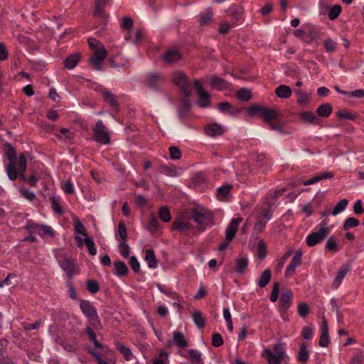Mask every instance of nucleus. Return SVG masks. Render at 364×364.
Instances as JSON below:
<instances>
[{"label": "nucleus", "mask_w": 364, "mask_h": 364, "mask_svg": "<svg viewBox=\"0 0 364 364\" xmlns=\"http://www.w3.org/2000/svg\"><path fill=\"white\" fill-rule=\"evenodd\" d=\"M87 43L92 51L89 58V63L95 70H100L102 62L107 54V50L104 45L95 38H88Z\"/></svg>", "instance_id": "f257e3e1"}, {"label": "nucleus", "mask_w": 364, "mask_h": 364, "mask_svg": "<svg viewBox=\"0 0 364 364\" xmlns=\"http://www.w3.org/2000/svg\"><path fill=\"white\" fill-rule=\"evenodd\" d=\"M7 157L9 164L6 166V174L11 181H15L18 178V174L21 171L19 168L20 161H24L25 170H26L27 159L23 154L17 156L16 151L13 149L8 151Z\"/></svg>", "instance_id": "f03ea898"}, {"label": "nucleus", "mask_w": 364, "mask_h": 364, "mask_svg": "<svg viewBox=\"0 0 364 364\" xmlns=\"http://www.w3.org/2000/svg\"><path fill=\"white\" fill-rule=\"evenodd\" d=\"M172 81L183 92L186 97L191 96L192 92L191 84L184 73L181 71L173 73Z\"/></svg>", "instance_id": "7ed1b4c3"}, {"label": "nucleus", "mask_w": 364, "mask_h": 364, "mask_svg": "<svg viewBox=\"0 0 364 364\" xmlns=\"http://www.w3.org/2000/svg\"><path fill=\"white\" fill-rule=\"evenodd\" d=\"M191 217L199 225L205 228L213 221V214L203 208H196L192 210Z\"/></svg>", "instance_id": "20e7f679"}, {"label": "nucleus", "mask_w": 364, "mask_h": 364, "mask_svg": "<svg viewBox=\"0 0 364 364\" xmlns=\"http://www.w3.org/2000/svg\"><path fill=\"white\" fill-rule=\"evenodd\" d=\"M92 131L94 139L97 142L102 144H109V134L107 128L105 126L102 120L97 122L95 126L92 128Z\"/></svg>", "instance_id": "39448f33"}, {"label": "nucleus", "mask_w": 364, "mask_h": 364, "mask_svg": "<svg viewBox=\"0 0 364 364\" xmlns=\"http://www.w3.org/2000/svg\"><path fill=\"white\" fill-rule=\"evenodd\" d=\"M25 229L28 232L29 234L33 235L37 234L41 237L46 235L53 236L54 231L52 228L46 225H38L34 223L31 220L27 222Z\"/></svg>", "instance_id": "423d86ee"}, {"label": "nucleus", "mask_w": 364, "mask_h": 364, "mask_svg": "<svg viewBox=\"0 0 364 364\" xmlns=\"http://www.w3.org/2000/svg\"><path fill=\"white\" fill-rule=\"evenodd\" d=\"M326 226V223H325L324 226L321 228L318 231L311 232L307 236L306 242L309 247H314L322 241L327 236L328 228Z\"/></svg>", "instance_id": "0eeeda50"}, {"label": "nucleus", "mask_w": 364, "mask_h": 364, "mask_svg": "<svg viewBox=\"0 0 364 364\" xmlns=\"http://www.w3.org/2000/svg\"><path fill=\"white\" fill-rule=\"evenodd\" d=\"M80 310L84 315L93 322L99 321L98 315L95 307L88 301L84 300L80 302Z\"/></svg>", "instance_id": "6e6552de"}, {"label": "nucleus", "mask_w": 364, "mask_h": 364, "mask_svg": "<svg viewBox=\"0 0 364 364\" xmlns=\"http://www.w3.org/2000/svg\"><path fill=\"white\" fill-rule=\"evenodd\" d=\"M194 87L198 95V104L201 107H207L210 105V95L208 92L204 90L200 82L196 80L194 81Z\"/></svg>", "instance_id": "1a4fd4ad"}, {"label": "nucleus", "mask_w": 364, "mask_h": 364, "mask_svg": "<svg viewBox=\"0 0 364 364\" xmlns=\"http://www.w3.org/2000/svg\"><path fill=\"white\" fill-rule=\"evenodd\" d=\"M320 331L321 336L318 345L321 347H327L330 343V337L328 323L325 317L322 318Z\"/></svg>", "instance_id": "9d476101"}, {"label": "nucleus", "mask_w": 364, "mask_h": 364, "mask_svg": "<svg viewBox=\"0 0 364 364\" xmlns=\"http://www.w3.org/2000/svg\"><path fill=\"white\" fill-rule=\"evenodd\" d=\"M164 82V77L159 74L151 73L145 78V85L150 89L156 90L159 85Z\"/></svg>", "instance_id": "9b49d317"}, {"label": "nucleus", "mask_w": 364, "mask_h": 364, "mask_svg": "<svg viewBox=\"0 0 364 364\" xmlns=\"http://www.w3.org/2000/svg\"><path fill=\"white\" fill-rule=\"evenodd\" d=\"M303 252L301 250H299L296 252L295 255L292 258L291 262L287 266L285 271V276L290 277L295 272V269L296 267L299 266L301 264V257Z\"/></svg>", "instance_id": "f8f14e48"}, {"label": "nucleus", "mask_w": 364, "mask_h": 364, "mask_svg": "<svg viewBox=\"0 0 364 364\" xmlns=\"http://www.w3.org/2000/svg\"><path fill=\"white\" fill-rule=\"evenodd\" d=\"M350 267L349 264H343L339 267L332 282V287L334 289H336L340 287L343 279H344L347 273L350 271Z\"/></svg>", "instance_id": "ddd939ff"}, {"label": "nucleus", "mask_w": 364, "mask_h": 364, "mask_svg": "<svg viewBox=\"0 0 364 364\" xmlns=\"http://www.w3.org/2000/svg\"><path fill=\"white\" fill-rule=\"evenodd\" d=\"M242 218H237L232 220L225 231L226 240L231 241L237 231L239 224L242 222Z\"/></svg>", "instance_id": "4468645a"}, {"label": "nucleus", "mask_w": 364, "mask_h": 364, "mask_svg": "<svg viewBox=\"0 0 364 364\" xmlns=\"http://www.w3.org/2000/svg\"><path fill=\"white\" fill-rule=\"evenodd\" d=\"M282 115L278 109L265 107L262 118L264 122L270 124L272 121L278 120Z\"/></svg>", "instance_id": "2eb2a0df"}, {"label": "nucleus", "mask_w": 364, "mask_h": 364, "mask_svg": "<svg viewBox=\"0 0 364 364\" xmlns=\"http://www.w3.org/2000/svg\"><path fill=\"white\" fill-rule=\"evenodd\" d=\"M205 131L210 136H217L223 134L225 132L223 127L218 124H210L205 126Z\"/></svg>", "instance_id": "dca6fc26"}, {"label": "nucleus", "mask_w": 364, "mask_h": 364, "mask_svg": "<svg viewBox=\"0 0 364 364\" xmlns=\"http://www.w3.org/2000/svg\"><path fill=\"white\" fill-rule=\"evenodd\" d=\"M59 262L61 268L68 273L69 277H71L75 268V262L70 258H64Z\"/></svg>", "instance_id": "f3484780"}, {"label": "nucleus", "mask_w": 364, "mask_h": 364, "mask_svg": "<svg viewBox=\"0 0 364 364\" xmlns=\"http://www.w3.org/2000/svg\"><path fill=\"white\" fill-rule=\"evenodd\" d=\"M210 84L213 87L218 90H228L230 87L229 82L216 76H213L210 78Z\"/></svg>", "instance_id": "a211bd4d"}, {"label": "nucleus", "mask_w": 364, "mask_h": 364, "mask_svg": "<svg viewBox=\"0 0 364 364\" xmlns=\"http://www.w3.org/2000/svg\"><path fill=\"white\" fill-rule=\"evenodd\" d=\"M263 356L267 359L269 364H280L284 358L280 357L279 355H274L269 349H264Z\"/></svg>", "instance_id": "6ab92c4d"}, {"label": "nucleus", "mask_w": 364, "mask_h": 364, "mask_svg": "<svg viewBox=\"0 0 364 364\" xmlns=\"http://www.w3.org/2000/svg\"><path fill=\"white\" fill-rule=\"evenodd\" d=\"M292 296L293 293L291 290L287 289L282 293L280 303L284 310H287L291 305Z\"/></svg>", "instance_id": "aec40b11"}, {"label": "nucleus", "mask_w": 364, "mask_h": 364, "mask_svg": "<svg viewBox=\"0 0 364 364\" xmlns=\"http://www.w3.org/2000/svg\"><path fill=\"white\" fill-rule=\"evenodd\" d=\"M181 53L178 50L170 49L168 50L164 55L163 59L169 63L177 62L181 59Z\"/></svg>", "instance_id": "412c9836"}, {"label": "nucleus", "mask_w": 364, "mask_h": 364, "mask_svg": "<svg viewBox=\"0 0 364 364\" xmlns=\"http://www.w3.org/2000/svg\"><path fill=\"white\" fill-rule=\"evenodd\" d=\"M254 159L257 164L259 168L262 169L265 166L264 171H266L270 168V163L267 160L266 155L263 154H256L254 156Z\"/></svg>", "instance_id": "4be33fe9"}, {"label": "nucleus", "mask_w": 364, "mask_h": 364, "mask_svg": "<svg viewBox=\"0 0 364 364\" xmlns=\"http://www.w3.org/2000/svg\"><path fill=\"white\" fill-rule=\"evenodd\" d=\"M265 205L262 208L260 211V217L264 220L266 222L269 220L272 215V210L271 209L272 203L269 201V198H266Z\"/></svg>", "instance_id": "5701e85b"}, {"label": "nucleus", "mask_w": 364, "mask_h": 364, "mask_svg": "<svg viewBox=\"0 0 364 364\" xmlns=\"http://www.w3.org/2000/svg\"><path fill=\"white\" fill-rule=\"evenodd\" d=\"M276 95L279 98H289L292 94L291 89L285 85H282L277 87L275 90Z\"/></svg>", "instance_id": "b1692460"}, {"label": "nucleus", "mask_w": 364, "mask_h": 364, "mask_svg": "<svg viewBox=\"0 0 364 364\" xmlns=\"http://www.w3.org/2000/svg\"><path fill=\"white\" fill-rule=\"evenodd\" d=\"M213 12L210 9H208L205 12L200 14L199 19L200 25L202 26H205L210 24L213 21Z\"/></svg>", "instance_id": "393cba45"}, {"label": "nucleus", "mask_w": 364, "mask_h": 364, "mask_svg": "<svg viewBox=\"0 0 364 364\" xmlns=\"http://www.w3.org/2000/svg\"><path fill=\"white\" fill-rule=\"evenodd\" d=\"M145 260L147 262L150 268L156 269L158 267V263L153 250L148 249L145 251Z\"/></svg>", "instance_id": "a878e982"}, {"label": "nucleus", "mask_w": 364, "mask_h": 364, "mask_svg": "<svg viewBox=\"0 0 364 364\" xmlns=\"http://www.w3.org/2000/svg\"><path fill=\"white\" fill-rule=\"evenodd\" d=\"M173 339L174 343L181 348H184L188 346V342L183 333L174 331L173 333Z\"/></svg>", "instance_id": "bb28decb"}, {"label": "nucleus", "mask_w": 364, "mask_h": 364, "mask_svg": "<svg viewBox=\"0 0 364 364\" xmlns=\"http://www.w3.org/2000/svg\"><path fill=\"white\" fill-rule=\"evenodd\" d=\"M117 349L124 356L126 360L129 361L133 358V354L129 348L124 346L122 343L117 342L116 343Z\"/></svg>", "instance_id": "cd10ccee"}, {"label": "nucleus", "mask_w": 364, "mask_h": 364, "mask_svg": "<svg viewBox=\"0 0 364 364\" xmlns=\"http://www.w3.org/2000/svg\"><path fill=\"white\" fill-rule=\"evenodd\" d=\"M188 353L189 355L188 358L191 360L193 364H204L202 358V354L198 350L195 349H190L188 351Z\"/></svg>", "instance_id": "c85d7f7f"}, {"label": "nucleus", "mask_w": 364, "mask_h": 364, "mask_svg": "<svg viewBox=\"0 0 364 364\" xmlns=\"http://www.w3.org/2000/svg\"><path fill=\"white\" fill-rule=\"evenodd\" d=\"M80 60V55L78 53L72 54L69 55L64 60V65L68 69L74 68Z\"/></svg>", "instance_id": "c756f323"}, {"label": "nucleus", "mask_w": 364, "mask_h": 364, "mask_svg": "<svg viewBox=\"0 0 364 364\" xmlns=\"http://www.w3.org/2000/svg\"><path fill=\"white\" fill-rule=\"evenodd\" d=\"M309 358V352L306 348V346L304 343H302L299 346V350L297 355V359L301 363H306Z\"/></svg>", "instance_id": "7c9ffc66"}, {"label": "nucleus", "mask_w": 364, "mask_h": 364, "mask_svg": "<svg viewBox=\"0 0 364 364\" xmlns=\"http://www.w3.org/2000/svg\"><path fill=\"white\" fill-rule=\"evenodd\" d=\"M332 112V107L329 103H324L318 107L316 113L322 117H328Z\"/></svg>", "instance_id": "2f4dec72"}, {"label": "nucleus", "mask_w": 364, "mask_h": 364, "mask_svg": "<svg viewBox=\"0 0 364 364\" xmlns=\"http://www.w3.org/2000/svg\"><path fill=\"white\" fill-rule=\"evenodd\" d=\"M192 318L194 323L198 328H203L205 324V319L200 311H195L193 313Z\"/></svg>", "instance_id": "473e14b6"}, {"label": "nucleus", "mask_w": 364, "mask_h": 364, "mask_svg": "<svg viewBox=\"0 0 364 364\" xmlns=\"http://www.w3.org/2000/svg\"><path fill=\"white\" fill-rule=\"evenodd\" d=\"M272 277V273L269 269H265L261 274L257 284L260 288H264L269 282Z\"/></svg>", "instance_id": "72a5a7b5"}, {"label": "nucleus", "mask_w": 364, "mask_h": 364, "mask_svg": "<svg viewBox=\"0 0 364 364\" xmlns=\"http://www.w3.org/2000/svg\"><path fill=\"white\" fill-rule=\"evenodd\" d=\"M174 228L180 232H186L191 229L189 223L185 221L183 218H178L173 223Z\"/></svg>", "instance_id": "f704fd0d"}, {"label": "nucleus", "mask_w": 364, "mask_h": 364, "mask_svg": "<svg viewBox=\"0 0 364 364\" xmlns=\"http://www.w3.org/2000/svg\"><path fill=\"white\" fill-rule=\"evenodd\" d=\"M265 107L259 105H253L247 108V112L251 117L257 115L262 117Z\"/></svg>", "instance_id": "c9c22d12"}, {"label": "nucleus", "mask_w": 364, "mask_h": 364, "mask_svg": "<svg viewBox=\"0 0 364 364\" xmlns=\"http://www.w3.org/2000/svg\"><path fill=\"white\" fill-rule=\"evenodd\" d=\"M73 223H74V230L76 233L82 235V236H85V237H88L85 225L79 220L78 218H75L73 219Z\"/></svg>", "instance_id": "e433bc0d"}, {"label": "nucleus", "mask_w": 364, "mask_h": 364, "mask_svg": "<svg viewBox=\"0 0 364 364\" xmlns=\"http://www.w3.org/2000/svg\"><path fill=\"white\" fill-rule=\"evenodd\" d=\"M114 265L115 267V274L117 276L122 277V276H124L127 274L128 268L124 262H122V261L115 262Z\"/></svg>", "instance_id": "4c0bfd02"}, {"label": "nucleus", "mask_w": 364, "mask_h": 364, "mask_svg": "<svg viewBox=\"0 0 364 364\" xmlns=\"http://www.w3.org/2000/svg\"><path fill=\"white\" fill-rule=\"evenodd\" d=\"M300 117L309 124H318L319 119L311 112H304L299 114Z\"/></svg>", "instance_id": "58836bf2"}, {"label": "nucleus", "mask_w": 364, "mask_h": 364, "mask_svg": "<svg viewBox=\"0 0 364 364\" xmlns=\"http://www.w3.org/2000/svg\"><path fill=\"white\" fill-rule=\"evenodd\" d=\"M348 204V200L346 198L341 200L333 209L331 214L333 216L337 215L342 211H343Z\"/></svg>", "instance_id": "ea45409f"}, {"label": "nucleus", "mask_w": 364, "mask_h": 364, "mask_svg": "<svg viewBox=\"0 0 364 364\" xmlns=\"http://www.w3.org/2000/svg\"><path fill=\"white\" fill-rule=\"evenodd\" d=\"M248 265V259L245 257H241L236 261L235 270L239 274H242Z\"/></svg>", "instance_id": "a19ab883"}, {"label": "nucleus", "mask_w": 364, "mask_h": 364, "mask_svg": "<svg viewBox=\"0 0 364 364\" xmlns=\"http://www.w3.org/2000/svg\"><path fill=\"white\" fill-rule=\"evenodd\" d=\"M104 100L114 108L118 107L117 101L115 96L109 92L105 91L102 93Z\"/></svg>", "instance_id": "79ce46f5"}, {"label": "nucleus", "mask_w": 364, "mask_h": 364, "mask_svg": "<svg viewBox=\"0 0 364 364\" xmlns=\"http://www.w3.org/2000/svg\"><path fill=\"white\" fill-rule=\"evenodd\" d=\"M63 348L69 352H74L77 348V342L74 340H65L61 343Z\"/></svg>", "instance_id": "37998d69"}, {"label": "nucleus", "mask_w": 364, "mask_h": 364, "mask_svg": "<svg viewBox=\"0 0 364 364\" xmlns=\"http://www.w3.org/2000/svg\"><path fill=\"white\" fill-rule=\"evenodd\" d=\"M237 99L248 101L251 98V91L247 88H241L236 92Z\"/></svg>", "instance_id": "c03bdc74"}, {"label": "nucleus", "mask_w": 364, "mask_h": 364, "mask_svg": "<svg viewBox=\"0 0 364 364\" xmlns=\"http://www.w3.org/2000/svg\"><path fill=\"white\" fill-rule=\"evenodd\" d=\"M295 93L298 95L297 102L299 105H306L309 102V95L301 90H296Z\"/></svg>", "instance_id": "a18cd8bd"}, {"label": "nucleus", "mask_w": 364, "mask_h": 364, "mask_svg": "<svg viewBox=\"0 0 364 364\" xmlns=\"http://www.w3.org/2000/svg\"><path fill=\"white\" fill-rule=\"evenodd\" d=\"M159 215L160 219L165 223L169 222L171 218L170 210L166 206H164L159 209Z\"/></svg>", "instance_id": "49530a36"}, {"label": "nucleus", "mask_w": 364, "mask_h": 364, "mask_svg": "<svg viewBox=\"0 0 364 364\" xmlns=\"http://www.w3.org/2000/svg\"><path fill=\"white\" fill-rule=\"evenodd\" d=\"M232 189L231 185H227L224 186H221L218 188V198L219 200H223L225 198L228 196L230 193V190Z\"/></svg>", "instance_id": "de8ad7c7"}, {"label": "nucleus", "mask_w": 364, "mask_h": 364, "mask_svg": "<svg viewBox=\"0 0 364 364\" xmlns=\"http://www.w3.org/2000/svg\"><path fill=\"white\" fill-rule=\"evenodd\" d=\"M360 224L359 220L353 217L348 218L346 220L343 224V230H348L350 228H355Z\"/></svg>", "instance_id": "09e8293b"}, {"label": "nucleus", "mask_w": 364, "mask_h": 364, "mask_svg": "<svg viewBox=\"0 0 364 364\" xmlns=\"http://www.w3.org/2000/svg\"><path fill=\"white\" fill-rule=\"evenodd\" d=\"M18 191L23 198L30 201H33L36 198V194L33 193V191L28 188L20 187L18 188Z\"/></svg>", "instance_id": "8fccbe9b"}, {"label": "nucleus", "mask_w": 364, "mask_h": 364, "mask_svg": "<svg viewBox=\"0 0 364 364\" xmlns=\"http://www.w3.org/2000/svg\"><path fill=\"white\" fill-rule=\"evenodd\" d=\"M341 12V6L340 5H334L328 11V16L329 19L334 20L338 17Z\"/></svg>", "instance_id": "3c124183"}, {"label": "nucleus", "mask_w": 364, "mask_h": 364, "mask_svg": "<svg viewBox=\"0 0 364 364\" xmlns=\"http://www.w3.org/2000/svg\"><path fill=\"white\" fill-rule=\"evenodd\" d=\"M85 244L87 247L89 253L91 255H95L97 254V249L95 245L94 241L92 238L87 237L85 238Z\"/></svg>", "instance_id": "603ef678"}, {"label": "nucleus", "mask_w": 364, "mask_h": 364, "mask_svg": "<svg viewBox=\"0 0 364 364\" xmlns=\"http://www.w3.org/2000/svg\"><path fill=\"white\" fill-rule=\"evenodd\" d=\"M119 250L122 256L124 257H128L129 255V246L127 243L126 240H122L119 244Z\"/></svg>", "instance_id": "864d4df0"}, {"label": "nucleus", "mask_w": 364, "mask_h": 364, "mask_svg": "<svg viewBox=\"0 0 364 364\" xmlns=\"http://www.w3.org/2000/svg\"><path fill=\"white\" fill-rule=\"evenodd\" d=\"M364 358V352L358 350L350 360V364H361Z\"/></svg>", "instance_id": "5fc2aeb1"}, {"label": "nucleus", "mask_w": 364, "mask_h": 364, "mask_svg": "<svg viewBox=\"0 0 364 364\" xmlns=\"http://www.w3.org/2000/svg\"><path fill=\"white\" fill-rule=\"evenodd\" d=\"M326 52L333 53L336 49V43L331 38H327L323 43Z\"/></svg>", "instance_id": "6e6d98bb"}, {"label": "nucleus", "mask_w": 364, "mask_h": 364, "mask_svg": "<svg viewBox=\"0 0 364 364\" xmlns=\"http://www.w3.org/2000/svg\"><path fill=\"white\" fill-rule=\"evenodd\" d=\"M267 255V247L264 241L261 240L258 243L257 246V255L261 259H263Z\"/></svg>", "instance_id": "4d7b16f0"}, {"label": "nucleus", "mask_w": 364, "mask_h": 364, "mask_svg": "<svg viewBox=\"0 0 364 364\" xmlns=\"http://www.w3.org/2000/svg\"><path fill=\"white\" fill-rule=\"evenodd\" d=\"M298 313L300 316L304 318L309 313V307L306 303H300L298 305Z\"/></svg>", "instance_id": "13d9d810"}, {"label": "nucleus", "mask_w": 364, "mask_h": 364, "mask_svg": "<svg viewBox=\"0 0 364 364\" xmlns=\"http://www.w3.org/2000/svg\"><path fill=\"white\" fill-rule=\"evenodd\" d=\"M279 284L278 282L274 283L272 290L270 294L269 299L272 302L277 301L279 296Z\"/></svg>", "instance_id": "bf43d9fd"}, {"label": "nucleus", "mask_w": 364, "mask_h": 364, "mask_svg": "<svg viewBox=\"0 0 364 364\" xmlns=\"http://www.w3.org/2000/svg\"><path fill=\"white\" fill-rule=\"evenodd\" d=\"M266 223L263 222L261 219H258V220L255 223L253 228V231L255 234H259L263 232V230L266 228Z\"/></svg>", "instance_id": "052dcab7"}, {"label": "nucleus", "mask_w": 364, "mask_h": 364, "mask_svg": "<svg viewBox=\"0 0 364 364\" xmlns=\"http://www.w3.org/2000/svg\"><path fill=\"white\" fill-rule=\"evenodd\" d=\"M87 288L90 293L95 294L99 291V284L95 280H89L87 283Z\"/></svg>", "instance_id": "680f3d73"}, {"label": "nucleus", "mask_w": 364, "mask_h": 364, "mask_svg": "<svg viewBox=\"0 0 364 364\" xmlns=\"http://www.w3.org/2000/svg\"><path fill=\"white\" fill-rule=\"evenodd\" d=\"M169 154L171 159L173 160L179 159L181 157V152L176 146H170Z\"/></svg>", "instance_id": "e2e57ef3"}, {"label": "nucleus", "mask_w": 364, "mask_h": 364, "mask_svg": "<svg viewBox=\"0 0 364 364\" xmlns=\"http://www.w3.org/2000/svg\"><path fill=\"white\" fill-rule=\"evenodd\" d=\"M50 200H51V205H52V208H53V210L55 213H58L59 215H62L63 213V210L59 203L58 198H56L55 197H52Z\"/></svg>", "instance_id": "0e129e2a"}, {"label": "nucleus", "mask_w": 364, "mask_h": 364, "mask_svg": "<svg viewBox=\"0 0 364 364\" xmlns=\"http://www.w3.org/2000/svg\"><path fill=\"white\" fill-rule=\"evenodd\" d=\"M223 344V339L220 333H215L212 336V345L215 347H220Z\"/></svg>", "instance_id": "69168bd1"}, {"label": "nucleus", "mask_w": 364, "mask_h": 364, "mask_svg": "<svg viewBox=\"0 0 364 364\" xmlns=\"http://www.w3.org/2000/svg\"><path fill=\"white\" fill-rule=\"evenodd\" d=\"M61 188L67 194H72L74 193L73 184L70 181H63L61 183Z\"/></svg>", "instance_id": "338daca9"}, {"label": "nucleus", "mask_w": 364, "mask_h": 364, "mask_svg": "<svg viewBox=\"0 0 364 364\" xmlns=\"http://www.w3.org/2000/svg\"><path fill=\"white\" fill-rule=\"evenodd\" d=\"M353 213L355 215H362L364 213V208L361 200H357L353 205Z\"/></svg>", "instance_id": "774afa93"}]
</instances>
